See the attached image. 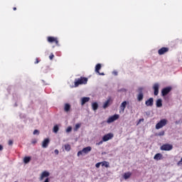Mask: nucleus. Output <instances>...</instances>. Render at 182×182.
Masks as SVG:
<instances>
[{
  "mask_svg": "<svg viewBox=\"0 0 182 182\" xmlns=\"http://www.w3.org/2000/svg\"><path fill=\"white\" fill-rule=\"evenodd\" d=\"M87 83V77H81L75 80V87H77L80 85H86Z\"/></svg>",
  "mask_w": 182,
  "mask_h": 182,
  "instance_id": "obj_1",
  "label": "nucleus"
},
{
  "mask_svg": "<svg viewBox=\"0 0 182 182\" xmlns=\"http://www.w3.org/2000/svg\"><path fill=\"white\" fill-rule=\"evenodd\" d=\"M92 151V147L91 146H87L85 148H83L82 150L79 151L77 152V156H85V154H87L89 152Z\"/></svg>",
  "mask_w": 182,
  "mask_h": 182,
  "instance_id": "obj_2",
  "label": "nucleus"
},
{
  "mask_svg": "<svg viewBox=\"0 0 182 182\" xmlns=\"http://www.w3.org/2000/svg\"><path fill=\"white\" fill-rule=\"evenodd\" d=\"M143 90H144V88H143L142 87H140L138 88V95H137V100L138 102H141V100H143L144 95H143Z\"/></svg>",
  "mask_w": 182,
  "mask_h": 182,
  "instance_id": "obj_3",
  "label": "nucleus"
},
{
  "mask_svg": "<svg viewBox=\"0 0 182 182\" xmlns=\"http://www.w3.org/2000/svg\"><path fill=\"white\" fill-rule=\"evenodd\" d=\"M166 124H167V119H161L160 122L156 124V129L159 130V129H161V127H164Z\"/></svg>",
  "mask_w": 182,
  "mask_h": 182,
  "instance_id": "obj_4",
  "label": "nucleus"
},
{
  "mask_svg": "<svg viewBox=\"0 0 182 182\" xmlns=\"http://www.w3.org/2000/svg\"><path fill=\"white\" fill-rule=\"evenodd\" d=\"M160 150H162L164 151H170V150H173V145H171L170 144H163L160 147Z\"/></svg>",
  "mask_w": 182,
  "mask_h": 182,
  "instance_id": "obj_5",
  "label": "nucleus"
},
{
  "mask_svg": "<svg viewBox=\"0 0 182 182\" xmlns=\"http://www.w3.org/2000/svg\"><path fill=\"white\" fill-rule=\"evenodd\" d=\"M47 41L48 42H49V43H55V45H57V46H59V41L58 40V38L56 37H52V36H48L47 38Z\"/></svg>",
  "mask_w": 182,
  "mask_h": 182,
  "instance_id": "obj_6",
  "label": "nucleus"
},
{
  "mask_svg": "<svg viewBox=\"0 0 182 182\" xmlns=\"http://www.w3.org/2000/svg\"><path fill=\"white\" fill-rule=\"evenodd\" d=\"M120 117V115L115 114L113 116H111L108 118L107 123L110 124V123H113V122H116V120H117V119H119Z\"/></svg>",
  "mask_w": 182,
  "mask_h": 182,
  "instance_id": "obj_7",
  "label": "nucleus"
},
{
  "mask_svg": "<svg viewBox=\"0 0 182 182\" xmlns=\"http://www.w3.org/2000/svg\"><path fill=\"white\" fill-rule=\"evenodd\" d=\"M112 137H114V135L112 133L107 134L103 136L102 141H109V140H112Z\"/></svg>",
  "mask_w": 182,
  "mask_h": 182,
  "instance_id": "obj_8",
  "label": "nucleus"
},
{
  "mask_svg": "<svg viewBox=\"0 0 182 182\" xmlns=\"http://www.w3.org/2000/svg\"><path fill=\"white\" fill-rule=\"evenodd\" d=\"M169 48L167 47H162L161 48H160L158 50V53L159 55H165V53H167V52H168Z\"/></svg>",
  "mask_w": 182,
  "mask_h": 182,
  "instance_id": "obj_9",
  "label": "nucleus"
},
{
  "mask_svg": "<svg viewBox=\"0 0 182 182\" xmlns=\"http://www.w3.org/2000/svg\"><path fill=\"white\" fill-rule=\"evenodd\" d=\"M171 92V87H166L161 90V95L162 96H167V94Z\"/></svg>",
  "mask_w": 182,
  "mask_h": 182,
  "instance_id": "obj_10",
  "label": "nucleus"
},
{
  "mask_svg": "<svg viewBox=\"0 0 182 182\" xmlns=\"http://www.w3.org/2000/svg\"><path fill=\"white\" fill-rule=\"evenodd\" d=\"M49 143H50L49 138L45 139L42 142V148L46 149L49 146Z\"/></svg>",
  "mask_w": 182,
  "mask_h": 182,
  "instance_id": "obj_11",
  "label": "nucleus"
},
{
  "mask_svg": "<svg viewBox=\"0 0 182 182\" xmlns=\"http://www.w3.org/2000/svg\"><path fill=\"white\" fill-rule=\"evenodd\" d=\"M100 69H102V64H100V63L97 64L95 66L96 73H99V75L104 76L105 73H100Z\"/></svg>",
  "mask_w": 182,
  "mask_h": 182,
  "instance_id": "obj_12",
  "label": "nucleus"
},
{
  "mask_svg": "<svg viewBox=\"0 0 182 182\" xmlns=\"http://www.w3.org/2000/svg\"><path fill=\"white\" fill-rule=\"evenodd\" d=\"M126 106H127V102H126V101H124L122 104H121V105H120V107H119V109H120V112H122V113H124V109H126Z\"/></svg>",
  "mask_w": 182,
  "mask_h": 182,
  "instance_id": "obj_13",
  "label": "nucleus"
},
{
  "mask_svg": "<svg viewBox=\"0 0 182 182\" xmlns=\"http://www.w3.org/2000/svg\"><path fill=\"white\" fill-rule=\"evenodd\" d=\"M50 174L49 173V172H48L47 171H44L43 172H42L41 176L40 177V180L42 181L43 180V178H45L46 177H47V178L49 177Z\"/></svg>",
  "mask_w": 182,
  "mask_h": 182,
  "instance_id": "obj_14",
  "label": "nucleus"
},
{
  "mask_svg": "<svg viewBox=\"0 0 182 182\" xmlns=\"http://www.w3.org/2000/svg\"><path fill=\"white\" fill-rule=\"evenodd\" d=\"M146 106H153L154 105V100H153V97L149 98L148 100L145 102Z\"/></svg>",
  "mask_w": 182,
  "mask_h": 182,
  "instance_id": "obj_15",
  "label": "nucleus"
},
{
  "mask_svg": "<svg viewBox=\"0 0 182 182\" xmlns=\"http://www.w3.org/2000/svg\"><path fill=\"white\" fill-rule=\"evenodd\" d=\"M163 159H164L163 154L160 153L155 154V156H154V159L156 160V161H159V160H163Z\"/></svg>",
  "mask_w": 182,
  "mask_h": 182,
  "instance_id": "obj_16",
  "label": "nucleus"
},
{
  "mask_svg": "<svg viewBox=\"0 0 182 182\" xmlns=\"http://www.w3.org/2000/svg\"><path fill=\"white\" fill-rule=\"evenodd\" d=\"M90 100V97H84L81 99V105L83 106L85 103H87Z\"/></svg>",
  "mask_w": 182,
  "mask_h": 182,
  "instance_id": "obj_17",
  "label": "nucleus"
},
{
  "mask_svg": "<svg viewBox=\"0 0 182 182\" xmlns=\"http://www.w3.org/2000/svg\"><path fill=\"white\" fill-rule=\"evenodd\" d=\"M159 84L156 83L154 85V95L157 96L159 95Z\"/></svg>",
  "mask_w": 182,
  "mask_h": 182,
  "instance_id": "obj_18",
  "label": "nucleus"
},
{
  "mask_svg": "<svg viewBox=\"0 0 182 182\" xmlns=\"http://www.w3.org/2000/svg\"><path fill=\"white\" fill-rule=\"evenodd\" d=\"M132 177V173L131 172H127L124 173V180H127V178H130Z\"/></svg>",
  "mask_w": 182,
  "mask_h": 182,
  "instance_id": "obj_19",
  "label": "nucleus"
},
{
  "mask_svg": "<svg viewBox=\"0 0 182 182\" xmlns=\"http://www.w3.org/2000/svg\"><path fill=\"white\" fill-rule=\"evenodd\" d=\"M64 110H65V112H66L70 111V105L68 103L65 104Z\"/></svg>",
  "mask_w": 182,
  "mask_h": 182,
  "instance_id": "obj_20",
  "label": "nucleus"
},
{
  "mask_svg": "<svg viewBox=\"0 0 182 182\" xmlns=\"http://www.w3.org/2000/svg\"><path fill=\"white\" fill-rule=\"evenodd\" d=\"M101 165L102 167H106L107 168L110 167L109 162H107L106 161L101 162Z\"/></svg>",
  "mask_w": 182,
  "mask_h": 182,
  "instance_id": "obj_21",
  "label": "nucleus"
},
{
  "mask_svg": "<svg viewBox=\"0 0 182 182\" xmlns=\"http://www.w3.org/2000/svg\"><path fill=\"white\" fill-rule=\"evenodd\" d=\"M92 107L93 110H97V109H99V105L97 104V102H94L92 105Z\"/></svg>",
  "mask_w": 182,
  "mask_h": 182,
  "instance_id": "obj_22",
  "label": "nucleus"
},
{
  "mask_svg": "<svg viewBox=\"0 0 182 182\" xmlns=\"http://www.w3.org/2000/svg\"><path fill=\"white\" fill-rule=\"evenodd\" d=\"M163 106V102L161 101V99H159L156 100V107H161Z\"/></svg>",
  "mask_w": 182,
  "mask_h": 182,
  "instance_id": "obj_23",
  "label": "nucleus"
},
{
  "mask_svg": "<svg viewBox=\"0 0 182 182\" xmlns=\"http://www.w3.org/2000/svg\"><path fill=\"white\" fill-rule=\"evenodd\" d=\"M109 105H110V100H107L103 105V109H107L109 107Z\"/></svg>",
  "mask_w": 182,
  "mask_h": 182,
  "instance_id": "obj_24",
  "label": "nucleus"
},
{
  "mask_svg": "<svg viewBox=\"0 0 182 182\" xmlns=\"http://www.w3.org/2000/svg\"><path fill=\"white\" fill-rule=\"evenodd\" d=\"M29 161H31V156L24 157L23 163H25V164H28V163H29Z\"/></svg>",
  "mask_w": 182,
  "mask_h": 182,
  "instance_id": "obj_25",
  "label": "nucleus"
},
{
  "mask_svg": "<svg viewBox=\"0 0 182 182\" xmlns=\"http://www.w3.org/2000/svg\"><path fill=\"white\" fill-rule=\"evenodd\" d=\"M64 148H65V150L66 151H70L71 147H70V145L69 144H67L64 145Z\"/></svg>",
  "mask_w": 182,
  "mask_h": 182,
  "instance_id": "obj_26",
  "label": "nucleus"
},
{
  "mask_svg": "<svg viewBox=\"0 0 182 182\" xmlns=\"http://www.w3.org/2000/svg\"><path fill=\"white\" fill-rule=\"evenodd\" d=\"M81 124H76L74 128V132H77L80 129Z\"/></svg>",
  "mask_w": 182,
  "mask_h": 182,
  "instance_id": "obj_27",
  "label": "nucleus"
},
{
  "mask_svg": "<svg viewBox=\"0 0 182 182\" xmlns=\"http://www.w3.org/2000/svg\"><path fill=\"white\" fill-rule=\"evenodd\" d=\"M53 132L54 133H58V132H59V127L58 125L54 126Z\"/></svg>",
  "mask_w": 182,
  "mask_h": 182,
  "instance_id": "obj_28",
  "label": "nucleus"
},
{
  "mask_svg": "<svg viewBox=\"0 0 182 182\" xmlns=\"http://www.w3.org/2000/svg\"><path fill=\"white\" fill-rule=\"evenodd\" d=\"M53 58H55V55H53V53H51L49 55V59L50 60H53Z\"/></svg>",
  "mask_w": 182,
  "mask_h": 182,
  "instance_id": "obj_29",
  "label": "nucleus"
},
{
  "mask_svg": "<svg viewBox=\"0 0 182 182\" xmlns=\"http://www.w3.org/2000/svg\"><path fill=\"white\" fill-rule=\"evenodd\" d=\"M67 133H70L72 132V127H68L66 129Z\"/></svg>",
  "mask_w": 182,
  "mask_h": 182,
  "instance_id": "obj_30",
  "label": "nucleus"
},
{
  "mask_svg": "<svg viewBox=\"0 0 182 182\" xmlns=\"http://www.w3.org/2000/svg\"><path fill=\"white\" fill-rule=\"evenodd\" d=\"M164 134H165L164 131H161V132H160L157 134V136H164Z\"/></svg>",
  "mask_w": 182,
  "mask_h": 182,
  "instance_id": "obj_31",
  "label": "nucleus"
},
{
  "mask_svg": "<svg viewBox=\"0 0 182 182\" xmlns=\"http://www.w3.org/2000/svg\"><path fill=\"white\" fill-rule=\"evenodd\" d=\"M102 164V162H98V163H97L96 164H95V167L97 168H99V167H100V165Z\"/></svg>",
  "mask_w": 182,
  "mask_h": 182,
  "instance_id": "obj_32",
  "label": "nucleus"
},
{
  "mask_svg": "<svg viewBox=\"0 0 182 182\" xmlns=\"http://www.w3.org/2000/svg\"><path fill=\"white\" fill-rule=\"evenodd\" d=\"M32 144H36V143H38V140H36V139H34L31 141Z\"/></svg>",
  "mask_w": 182,
  "mask_h": 182,
  "instance_id": "obj_33",
  "label": "nucleus"
},
{
  "mask_svg": "<svg viewBox=\"0 0 182 182\" xmlns=\"http://www.w3.org/2000/svg\"><path fill=\"white\" fill-rule=\"evenodd\" d=\"M33 134H39V130H38V129H35L34 131H33Z\"/></svg>",
  "mask_w": 182,
  "mask_h": 182,
  "instance_id": "obj_34",
  "label": "nucleus"
},
{
  "mask_svg": "<svg viewBox=\"0 0 182 182\" xmlns=\"http://www.w3.org/2000/svg\"><path fill=\"white\" fill-rule=\"evenodd\" d=\"M41 60H39V58H36V61L34 62L35 65H38Z\"/></svg>",
  "mask_w": 182,
  "mask_h": 182,
  "instance_id": "obj_35",
  "label": "nucleus"
},
{
  "mask_svg": "<svg viewBox=\"0 0 182 182\" xmlns=\"http://www.w3.org/2000/svg\"><path fill=\"white\" fill-rule=\"evenodd\" d=\"M8 144L9 146H12V144H14V141L9 140Z\"/></svg>",
  "mask_w": 182,
  "mask_h": 182,
  "instance_id": "obj_36",
  "label": "nucleus"
},
{
  "mask_svg": "<svg viewBox=\"0 0 182 182\" xmlns=\"http://www.w3.org/2000/svg\"><path fill=\"white\" fill-rule=\"evenodd\" d=\"M141 122H144V119L143 118L139 119V121H138V122H137V124H140Z\"/></svg>",
  "mask_w": 182,
  "mask_h": 182,
  "instance_id": "obj_37",
  "label": "nucleus"
},
{
  "mask_svg": "<svg viewBox=\"0 0 182 182\" xmlns=\"http://www.w3.org/2000/svg\"><path fill=\"white\" fill-rule=\"evenodd\" d=\"M103 141H100V142H97V143L96 144V145H97V146H100V144H103Z\"/></svg>",
  "mask_w": 182,
  "mask_h": 182,
  "instance_id": "obj_38",
  "label": "nucleus"
},
{
  "mask_svg": "<svg viewBox=\"0 0 182 182\" xmlns=\"http://www.w3.org/2000/svg\"><path fill=\"white\" fill-rule=\"evenodd\" d=\"M54 153H55V154H56V156H58V154H59V150L55 149V150L54 151Z\"/></svg>",
  "mask_w": 182,
  "mask_h": 182,
  "instance_id": "obj_39",
  "label": "nucleus"
},
{
  "mask_svg": "<svg viewBox=\"0 0 182 182\" xmlns=\"http://www.w3.org/2000/svg\"><path fill=\"white\" fill-rule=\"evenodd\" d=\"M113 75H114V76H117V74H118V73H117V71H113Z\"/></svg>",
  "mask_w": 182,
  "mask_h": 182,
  "instance_id": "obj_40",
  "label": "nucleus"
},
{
  "mask_svg": "<svg viewBox=\"0 0 182 182\" xmlns=\"http://www.w3.org/2000/svg\"><path fill=\"white\" fill-rule=\"evenodd\" d=\"M4 150V146L0 144V151H2Z\"/></svg>",
  "mask_w": 182,
  "mask_h": 182,
  "instance_id": "obj_41",
  "label": "nucleus"
},
{
  "mask_svg": "<svg viewBox=\"0 0 182 182\" xmlns=\"http://www.w3.org/2000/svg\"><path fill=\"white\" fill-rule=\"evenodd\" d=\"M49 178H46V180L43 182H49Z\"/></svg>",
  "mask_w": 182,
  "mask_h": 182,
  "instance_id": "obj_42",
  "label": "nucleus"
},
{
  "mask_svg": "<svg viewBox=\"0 0 182 182\" xmlns=\"http://www.w3.org/2000/svg\"><path fill=\"white\" fill-rule=\"evenodd\" d=\"M13 10H14V11H16V7H14V8H13Z\"/></svg>",
  "mask_w": 182,
  "mask_h": 182,
  "instance_id": "obj_43",
  "label": "nucleus"
},
{
  "mask_svg": "<svg viewBox=\"0 0 182 182\" xmlns=\"http://www.w3.org/2000/svg\"><path fill=\"white\" fill-rule=\"evenodd\" d=\"M15 182H18V181H15Z\"/></svg>",
  "mask_w": 182,
  "mask_h": 182,
  "instance_id": "obj_44",
  "label": "nucleus"
}]
</instances>
